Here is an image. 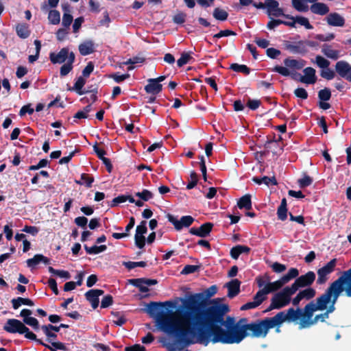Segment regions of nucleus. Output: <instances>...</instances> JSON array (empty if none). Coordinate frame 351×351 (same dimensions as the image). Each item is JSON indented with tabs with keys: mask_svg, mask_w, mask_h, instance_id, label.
I'll list each match as a JSON object with an SVG mask.
<instances>
[{
	"mask_svg": "<svg viewBox=\"0 0 351 351\" xmlns=\"http://www.w3.org/2000/svg\"><path fill=\"white\" fill-rule=\"evenodd\" d=\"M230 308H141L154 319L158 328L173 335L179 350L194 343L193 337L199 331V341L206 337L203 331L225 324L224 316Z\"/></svg>",
	"mask_w": 351,
	"mask_h": 351,
	"instance_id": "f257e3e1",
	"label": "nucleus"
},
{
	"mask_svg": "<svg viewBox=\"0 0 351 351\" xmlns=\"http://www.w3.org/2000/svg\"><path fill=\"white\" fill-rule=\"evenodd\" d=\"M190 288L184 287V297H177L173 300L165 302H141L140 306L143 307H229L224 303L226 298H212L217 294L219 287L217 285L204 289L199 293H193L189 291Z\"/></svg>",
	"mask_w": 351,
	"mask_h": 351,
	"instance_id": "f03ea898",
	"label": "nucleus"
},
{
	"mask_svg": "<svg viewBox=\"0 0 351 351\" xmlns=\"http://www.w3.org/2000/svg\"><path fill=\"white\" fill-rule=\"evenodd\" d=\"M343 291L346 296L351 298V278L346 271L330 285L316 302L313 300L304 307H334Z\"/></svg>",
	"mask_w": 351,
	"mask_h": 351,
	"instance_id": "7ed1b4c3",
	"label": "nucleus"
},
{
	"mask_svg": "<svg viewBox=\"0 0 351 351\" xmlns=\"http://www.w3.org/2000/svg\"><path fill=\"white\" fill-rule=\"evenodd\" d=\"M335 308H288L290 323L298 326L300 330L308 328L324 322Z\"/></svg>",
	"mask_w": 351,
	"mask_h": 351,
	"instance_id": "20e7f679",
	"label": "nucleus"
},
{
	"mask_svg": "<svg viewBox=\"0 0 351 351\" xmlns=\"http://www.w3.org/2000/svg\"><path fill=\"white\" fill-rule=\"evenodd\" d=\"M284 322L290 323L288 310L278 312L274 317L258 319L245 325L248 337L265 338L271 328H276V331L279 332L280 327Z\"/></svg>",
	"mask_w": 351,
	"mask_h": 351,
	"instance_id": "39448f33",
	"label": "nucleus"
},
{
	"mask_svg": "<svg viewBox=\"0 0 351 351\" xmlns=\"http://www.w3.org/2000/svg\"><path fill=\"white\" fill-rule=\"evenodd\" d=\"M295 293L291 286H286L279 291L274 293L271 299L270 305L268 307H285L290 303L293 306L298 307L300 302L305 300H311L315 297L316 291L313 288H306L299 291V293L292 298Z\"/></svg>",
	"mask_w": 351,
	"mask_h": 351,
	"instance_id": "423d86ee",
	"label": "nucleus"
},
{
	"mask_svg": "<svg viewBox=\"0 0 351 351\" xmlns=\"http://www.w3.org/2000/svg\"><path fill=\"white\" fill-rule=\"evenodd\" d=\"M286 282L281 277L274 282H269L263 288L259 289L253 298V301L243 304L241 307H258L267 299V295L270 293L277 292L281 290Z\"/></svg>",
	"mask_w": 351,
	"mask_h": 351,
	"instance_id": "0eeeda50",
	"label": "nucleus"
},
{
	"mask_svg": "<svg viewBox=\"0 0 351 351\" xmlns=\"http://www.w3.org/2000/svg\"><path fill=\"white\" fill-rule=\"evenodd\" d=\"M9 333L24 335L26 339L37 341L36 335L27 328L24 323L16 319H8L3 327Z\"/></svg>",
	"mask_w": 351,
	"mask_h": 351,
	"instance_id": "6e6552de",
	"label": "nucleus"
},
{
	"mask_svg": "<svg viewBox=\"0 0 351 351\" xmlns=\"http://www.w3.org/2000/svg\"><path fill=\"white\" fill-rule=\"evenodd\" d=\"M285 66H282L279 65L275 66L272 69V71L278 73L282 76L287 77L293 74L291 73L288 68L295 69H301L304 66L306 62L304 60H295L291 59L290 58H285L283 61Z\"/></svg>",
	"mask_w": 351,
	"mask_h": 351,
	"instance_id": "1a4fd4ad",
	"label": "nucleus"
},
{
	"mask_svg": "<svg viewBox=\"0 0 351 351\" xmlns=\"http://www.w3.org/2000/svg\"><path fill=\"white\" fill-rule=\"evenodd\" d=\"M240 322L228 329L229 344L239 343L245 337H248L249 334L247 332L245 325L241 324Z\"/></svg>",
	"mask_w": 351,
	"mask_h": 351,
	"instance_id": "9d476101",
	"label": "nucleus"
},
{
	"mask_svg": "<svg viewBox=\"0 0 351 351\" xmlns=\"http://www.w3.org/2000/svg\"><path fill=\"white\" fill-rule=\"evenodd\" d=\"M315 274L309 271L304 275L298 277L294 282L291 285L292 289L296 293L300 288L307 287L311 288L310 286L313 283L315 280Z\"/></svg>",
	"mask_w": 351,
	"mask_h": 351,
	"instance_id": "9b49d317",
	"label": "nucleus"
},
{
	"mask_svg": "<svg viewBox=\"0 0 351 351\" xmlns=\"http://www.w3.org/2000/svg\"><path fill=\"white\" fill-rule=\"evenodd\" d=\"M337 265V259L330 260L326 265L317 270V284L323 285L326 282L328 278V276L335 271Z\"/></svg>",
	"mask_w": 351,
	"mask_h": 351,
	"instance_id": "f8f14e48",
	"label": "nucleus"
},
{
	"mask_svg": "<svg viewBox=\"0 0 351 351\" xmlns=\"http://www.w3.org/2000/svg\"><path fill=\"white\" fill-rule=\"evenodd\" d=\"M304 76L301 75L300 73H294L291 75V77L295 80H298L302 83L308 84H313L317 81V76L315 75V70L312 67H306L303 71Z\"/></svg>",
	"mask_w": 351,
	"mask_h": 351,
	"instance_id": "ddd939ff",
	"label": "nucleus"
},
{
	"mask_svg": "<svg viewBox=\"0 0 351 351\" xmlns=\"http://www.w3.org/2000/svg\"><path fill=\"white\" fill-rule=\"evenodd\" d=\"M168 221L171 223L176 230H181L183 228L189 227L194 221V218L190 215L182 216L180 220L177 219L173 215H167Z\"/></svg>",
	"mask_w": 351,
	"mask_h": 351,
	"instance_id": "4468645a",
	"label": "nucleus"
},
{
	"mask_svg": "<svg viewBox=\"0 0 351 351\" xmlns=\"http://www.w3.org/2000/svg\"><path fill=\"white\" fill-rule=\"evenodd\" d=\"M210 335H213V343H222L229 344L228 332L221 327V326L215 327L209 330Z\"/></svg>",
	"mask_w": 351,
	"mask_h": 351,
	"instance_id": "2eb2a0df",
	"label": "nucleus"
},
{
	"mask_svg": "<svg viewBox=\"0 0 351 351\" xmlns=\"http://www.w3.org/2000/svg\"><path fill=\"white\" fill-rule=\"evenodd\" d=\"M284 48L292 53L305 55L308 53V49L305 47L304 40H299L296 43H291L288 40L284 41Z\"/></svg>",
	"mask_w": 351,
	"mask_h": 351,
	"instance_id": "dca6fc26",
	"label": "nucleus"
},
{
	"mask_svg": "<svg viewBox=\"0 0 351 351\" xmlns=\"http://www.w3.org/2000/svg\"><path fill=\"white\" fill-rule=\"evenodd\" d=\"M33 312L29 308H23L20 313V316L23 317V323L31 326L36 331L40 329V325L38 319L32 317Z\"/></svg>",
	"mask_w": 351,
	"mask_h": 351,
	"instance_id": "f3484780",
	"label": "nucleus"
},
{
	"mask_svg": "<svg viewBox=\"0 0 351 351\" xmlns=\"http://www.w3.org/2000/svg\"><path fill=\"white\" fill-rule=\"evenodd\" d=\"M335 71L341 77L351 82V65L344 60L338 61L335 64Z\"/></svg>",
	"mask_w": 351,
	"mask_h": 351,
	"instance_id": "a211bd4d",
	"label": "nucleus"
},
{
	"mask_svg": "<svg viewBox=\"0 0 351 351\" xmlns=\"http://www.w3.org/2000/svg\"><path fill=\"white\" fill-rule=\"evenodd\" d=\"M213 228V223L206 222L200 226L199 228L193 227L189 229V233L199 237H206L211 232Z\"/></svg>",
	"mask_w": 351,
	"mask_h": 351,
	"instance_id": "6ab92c4d",
	"label": "nucleus"
},
{
	"mask_svg": "<svg viewBox=\"0 0 351 351\" xmlns=\"http://www.w3.org/2000/svg\"><path fill=\"white\" fill-rule=\"evenodd\" d=\"M104 293L101 289H90L85 293L86 299L90 303L92 307H99V296Z\"/></svg>",
	"mask_w": 351,
	"mask_h": 351,
	"instance_id": "aec40b11",
	"label": "nucleus"
},
{
	"mask_svg": "<svg viewBox=\"0 0 351 351\" xmlns=\"http://www.w3.org/2000/svg\"><path fill=\"white\" fill-rule=\"evenodd\" d=\"M68 55L69 48L64 47L58 53L54 52L50 53L49 59L53 64H62L66 60Z\"/></svg>",
	"mask_w": 351,
	"mask_h": 351,
	"instance_id": "412c9836",
	"label": "nucleus"
},
{
	"mask_svg": "<svg viewBox=\"0 0 351 351\" xmlns=\"http://www.w3.org/2000/svg\"><path fill=\"white\" fill-rule=\"evenodd\" d=\"M326 21L330 26L343 27L345 25V19L339 13L332 12L326 17Z\"/></svg>",
	"mask_w": 351,
	"mask_h": 351,
	"instance_id": "4be33fe9",
	"label": "nucleus"
},
{
	"mask_svg": "<svg viewBox=\"0 0 351 351\" xmlns=\"http://www.w3.org/2000/svg\"><path fill=\"white\" fill-rule=\"evenodd\" d=\"M147 82V84L145 86V90L147 93L156 95L162 91V85L158 83L153 78L148 79Z\"/></svg>",
	"mask_w": 351,
	"mask_h": 351,
	"instance_id": "5701e85b",
	"label": "nucleus"
},
{
	"mask_svg": "<svg viewBox=\"0 0 351 351\" xmlns=\"http://www.w3.org/2000/svg\"><path fill=\"white\" fill-rule=\"evenodd\" d=\"M241 282L238 279H233L225 285L228 289V297L232 298L240 292Z\"/></svg>",
	"mask_w": 351,
	"mask_h": 351,
	"instance_id": "b1692460",
	"label": "nucleus"
},
{
	"mask_svg": "<svg viewBox=\"0 0 351 351\" xmlns=\"http://www.w3.org/2000/svg\"><path fill=\"white\" fill-rule=\"evenodd\" d=\"M321 51L326 57L333 60H336L340 57V51L337 49H333L332 45L327 43H324L322 45Z\"/></svg>",
	"mask_w": 351,
	"mask_h": 351,
	"instance_id": "393cba45",
	"label": "nucleus"
},
{
	"mask_svg": "<svg viewBox=\"0 0 351 351\" xmlns=\"http://www.w3.org/2000/svg\"><path fill=\"white\" fill-rule=\"evenodd\" d=\"M78 49L82 56L91 54L95 51L94 43L90 40H86L80 44Z\"/></svg>",
	"mask_w": 351,
	"mask_h": 351,
	"instance_id": "a878e982",
	"label": "nucleus"
},
{
	"mask_svg": "<svg viewBox=\"0 0 351 351\" xmlns=\"http://www.w3.org/2000/svg\"><path fill=\"white\" fill-rule=\"evenodd\" d=\"M312 13L319 15H325L329 12V8L324 3L315 2L311 7Z\"/></svg>",
	"mask_w": 351,
	"mask_h": 351,
	"instance_id": "bb28decb",
	"label": "nucleus"
},
{
	"mask_svg": "<svg viewBox=\"0 0 351 351\" xmlns=\"http://www.w3.org/2000/svg\"><path fill=\"white\" fill-rule=\"evenodd\" d=\"M40 345L45 346L46 348L49 349L51 351H57V350H67V348L64 343L60 341H51L50 343L51 346L45 343L41 339L37 338V341H35Z\"/></svg>",
	"mask_w": 351,
	"mask_h": 351,
	"instance_id": "cd10ccee",
	"label": "nucleus"
},
{
	"mask_svg": "<svg viewBox=\"0 0 351 351\" xmlns=\"http://www.w3.org/2000/svg\"><path fill=\"white\" fill-rule=\"evenodd\" d=\"M317 0H292V6L298 12H306L308 10L309 7L306 3H313Z\"/></svg>",
	"mask_w": 351,
	"mask_h": 351,
	"instance_id": "c85d7f7f",
	"label": "nucleus"
},
{
	"mask_svg": "<svg viewBox=\"0 0 351 351\" xmlns=\"http://www.w3.org/2000/svg\"><path fill=\"white\" fill-rule=\"evenodd\" d=\"M16 32L17 36L22 39L28 38L31 34L29 25L24 23H18L16 25Z\"/></svg>",
	"mask_w": 351,
	"mask_h": 351,
	"instance_id": "c756f323",
	"label": "nucleus"
},
{
	"mask_svg": "<svg viewBox=\"0 0 351 351\" xmlns=\"http://www.w3.org/2000/svg\"><path fill=\"white\" fill-rule=\"evenodd\" d=\"M85 84L86 80L84 79V77L83 76H80L77 79L73 86L69 87L68 90L70 91H75L79 95H82L85 94V92H83L84 90L83 87L85 85Z\"/></svg>",
	"mask_w": 351,
	"mask_h": 351,
	"instance_id": "7c9ffc66",
	"label": "nucleus"
},
{
	"mask_svg": "<svg viewBox=\"0 0 351 351\" xmlns=\"http://www.w3.org/2000/svg\"><path fill=\"white\" fill-rule=\"evenodd\" d=\"M237 206L240 209L249 210L252 209V200L250 194H245L242 196L237 202Z\"/></svg>",
	"mask_w": 351,
	"mask_h": 351,
	"instance_id": "2f4dec72",
	"label": "nucleus"
},
{
	"mask_svg": "<svg viewBox=\"0 0 351 351\" xmlns=\"http://www.w3.org/2000/svg\"><path fill=\"white\" fill-rule=\"evenodd\" d=\"M111 315L113 317L112 321L116 326H121L127 322V319L123 312L112 311H111Z\"/></svg>",
	"mask_w": 351,
	"mask_h": 351,
	"instance_id": "473e14b6",
	"label": "nucleus"
},
{
	"mask_svg": "<svg viewBox=\"0 0 351 351\" xmlns=\"http://www.w3.org/2000/svg\"><path fill=\"white\" fill-rule=\"evenodd\" d=\"M129 284L138 288L139 291L142 293H146L149 291L148 287L144 283L143 278H132L128 280Z\"/></svg>",
	"mask_w": 351,
	"mask_h": 351,
	"instance_id": "72a5a7b5",
	"label": "nucleus"
},
{
	"mask_svg": "<svg viewBox=\"0 0 351 351\" xmlns=\"http://www.w3.org/2000/svg\"><path fill=\"white\" fill-rule=\"evenodd\" d=\"M86 252L88 254H97L106 250L107 246L106 245H93L88 247L87 245H84Z\"/></svg>",
	"mask_w": 351,
	"mask_h": 351,
	"instance_id": "f704fd0d",
	"label": "nucleus"
},
{
	"mask_svg": "<svg viewBox=\"0 0 351 351\" xmlns=\"http://www.w3.org/2000/svg\"><path fill=\"white\" fill-rule=\"evenodd\" d=\"M12 307H20L21 305L34 306V302L29 298L18 297L12 300Z\"/></svg>",
	"mask_w": 351,
	"mask_h": 351,
	"instance_id": "c9c22d12",
	"label": "nucleus"
},
{
	"mask_svg": "<svg viewBox=\"0 0 351 351\" xmlns=\"http://www.w3.org/2000/svg\"><path fill=\"white\" fill-rule=\"evenodd\" d=\"M193 62H194V58L191 56L190 53L184 52L177 60V64L178 67H182L184 64L192 63Z\"/></svg>",
	"mask_w": 351,
	"mask_h": 351,
	"instance_id": "e433bc0d",
	"label": "nucleus"
},
{
	"mask_svg": "<svg viewBox=\"0 0 351 351\" xmlns=\"http://www.w3.org/2000/svg\"><path fill=\"white\" fill-rule=\"evenodd\" d=\"M213 16L215 19L218 21H224L227 20L228 17V13L223 9L216 8L213 10Z\"/></svg>",
	"mask_w": 351,
	"mask_h": 351,
	"instance_id": "4c0bfd02",
	"label": "nucleus"
},
{
	"mask_svg": "<svg viewBox=\"0 0 351 351\" xmlns=\"http://www.w3.org/2000/svg\"><path fill=\"white\" fill-rule=\"evenodd\" d=\"M48 20L52 25H58L60 22V13L57 10H51L49 12Z\"/></svg>",
	"mask_w": 351,
	"mask_h": 351,
	"instance_id": "58836bf2",
	"label": "nucleus"
},
{
	"mask_svg": "<svg viewBox=\"0 0 351 351\" xmlns=\"http://www.w3.org/2000/svg\"><path fill=\"white\" fill-rule=\"evenodd\" d=\"M230 69L237 72L243 73L245 75H249L250 73V69L245 64H239L237 63H232L230 66Z\"/></svg>",
	"mask_w": 351,
	"mask_h": 351,
	"instance_id": "ea45409f",
	"label": "nucleus"
},
{
	"mask_svg": "<svg viewBox=\"0 0 351 351\" xmlns=\"http://www.w3.org/2000/svg\"><path fill=\"white\" fill-rule=\"evenodd\" d=\"M299 275V271L296 268H291L288 273L284 276H282V279L285 280V282L288 283L290 282L292 279L295 278Z\"/></svg>",
	"mask_w": 351,
	"mask_h": 351,
	"instance_id": "a19ab883",
	"label": "nucleus"
},
{
	"mask_svg": "<svg viewBox=\"0 0 351 351\" xmlns=\"http://www.w3.org/2000/svg\"><path fill=\"white\" fill-rule=\"evenodd\" d=\"M313 180L309 176L304 174V177L298 180V184L301 189L306 188L312 184Z\"/></svg>",
	"mask_w": 351,
	"mask_h": 351,
	"instance_id": "79ce46f5",
	"label": "nucleus"
},
{
	"mask_svg": "<svg viewBox=\"0 0 351 351\" xmlns=\"http://www.w3.org/2000/svg\"><path fill=\"white\" fill-rule=\"evenodd\" d=\"M316 64L318 67L325 69L326 68H328L330 64V61L324 58L322 56L317 55L315 57V62Z\"/></svg>",
	"mask_w": 351,
	"mask_h": 351,
	"instance_id": "37998d69",
	"label": "nucleus"
},
{
	"mask_svg": "<svg viewBox=\"0 0 351 351\" xmlns=\"http://www.w3.org/2000/svg\"><path fill=\"white\" fill-rule=\"evenodd\" d=\"M295 21L296 23H298L300 25L304 26L306 29H313V26L309 23L308 19L304 16H296Z\"/></svg>",
	"mask_w": 351,
	"mask_h": 351,
	"instance_id": "c03bdc74",
	"label": "nucleus"
},
{
	"mask_svg": "<svg viewBox=\"0 0 351 351\" xmlns=\"http://www.w3.org/2000/svg\"><path fill=\"white\" fill-rule=\"evenodd\" d=\"M199 269H200V265H186L184 267V268L181 271V274L188 275V274H193L196 271H198L199 270Z\"/></svg>",
	"mask_w": 351,
	"mask_h": 351,
	"instance_id": "a18cd8bd",
	"label": "nucleus"
},
{
	"mask_svg": "<svg viewBox=\"0 0 351 351\" xmlns=\"http://www.w3.org/2000/svg\"><path fill=\"white\" fill-rule=\"evenodd\" d=\"M335 38V35L334 33H328L326 35L318 34L314 36V38L317 40L321 42H329L333 40Z\"/></svg>",
	"mask_w": 351,
	"mask_h": 351,
	"instance_id": "49530a36",
	"label": "nucleus"
},
{
	"mask_svg": "<svg viewBox=\"0 0 351 351\" xmlns=\"http://www.w3.org/2000/svg\"><path fill=\"white\" fill-rule=\"evenodd\" d=\"M319 101H328L331 98V91L328 88H324L318 92Z\"/></svg>",
	"mask_w": 351,
	"mask_h": 351,
	"instance_id": "de8ad7c7",
	"label": "nucleus"
},
{
	"mask_svg": "<svg viewBox=\"0 0 351 351\" xmlns=\"http://www.w3.org/2000/svg\"><path fill=\"white\" fill-rule=\"evenodd\" d=\"M123 265H124L128 269L130 270L136 267H145L147 266V263L145 261H139V262L128 261V262H123Z\"/></svg>",
	"mask_w": 351,
	"mask_h": 351,
	"instance_id": "09e8293b",
	"label": "nucleus"
},
{
	"mask_svg": "<svg viewBox=\"0 0 351 351\" xmlns=\"http://www.w3.org/2000/svg\"><path fill=\"white\" fill-rule=\"evenodd\" d=\"M135 195L145 202L153 198V193L147 189H143L141 192H137L135 193Z\"/></svg>",
	"mask_w": 351,
	"mask_h": 351,
	"instance_id": "8fccbe9b",
	"label": "nucleus"
},
{
	"mask_svg": "<svg viewBox=\"0 0 351 351\" xmlns=\"http://www.w3.org/2000/svg\"><path fill=\"white\" fill-rule=\"evenodd\" d=\"M27 267L34 268L38 264L41 263V254H37L34 256L33 258H29L26 261Z\"/></svg>",
	"mask_w": 351,
	"mask_h": 351,
	"instance_id": "3c124183",
	"label": "nucleus"
},
{
	"mask_svg": "<svg viewBox=\"0 0 351 351\" xmlns=\"http://www.w3.org/2000/svg\"><path fill=\"white\" fill-rule=\"evenodd\" d=\"M190 177L191 180L186 185V189L188 190L193 189L197 185L198 182V176L194 171L191 172Z\"/></svg>",
	"mask_w": 351,
	"mask_h": 351,
	"instance_id": "603ef678",
	"label": "nucleus"
},
{
	"mask_svg": "<svg viewBox=\"0 0 351 351\" xmlns=\"http://www.w3.org/2000/svg\"><path fill=\"white\" fill-rule=\"evenodd\" d=\"M320 75L322 77L327 80H332L335 76V73L334 71L331 70L330 69L326 68L325 69H323Z\"/></svg>",
	"mask_w": 351,
	"mask_h": 351,
	"instance_id": "864d4df0",
	"label": "nucleus"
},
{
	"mask_svg": "<svg viewBox=\"0 0 351 351\" xmlns=\"http://www.w3.org/2000/svg\"><path fill=\"white\" fill-rule=\"evenodd\" d=\"M73 66L68 62L64 63L60 69V75L61 77L67 75L72 70Z\"/></svg>",
	"mask_w": 351,
	"mask_h": 351,
	"instance_id": "5fc2aeb1",
	"label": "nucleus"
},
{
	"mask_svg": "<svg viewBox=\"0 0 351 351\" xmlns=\"http://www.w3.org/2000/svg\"><path fill=\"white\" fill-rule=\"evenodd\" d=\"M73 20V16L70 13L64 12L62 16V25L67 29H69Z\"/></svg>",
	"mask_w": 351,
	"mask_h": 351,
	"instance_id": "6e6d98bb",
	"label": "nucleus"
},
{
	"mask_svg": "<svg viewBox=\"0 0 351 351\" xmlns=\"http://www.w3.org/2000/svg\"><path fill=\"white\" fill-rule=\"evenodd\" d=\"M127 201L126 195H121L117 197H114L109 204L108 206L111 208L117 206L118 204L121 203H123Z\"/></svg>",
	"mask_w": 351,
	"mask_h": 351,
	"instance_id": "4d7b16f0",
	"label": "nucleus"
},
{
	"mask_svg": "<svg viewBox=\"0 0 351 351\" xmlns=\"http://www.w3.org/2000/svg\"><path fill=\"white\" fill-rule=\"evenodd\" d=\"M145 241H146V239L144 235H138V234L134 235L135 245L139 249H142L145 247Z\"/></svg>",
	"mask_w": 351,
	"mask_h": 351,
	"instance_id": "13d9d810",
	"label": "nucleus"
},
{
	"mask_svg": "<svg viewBox=\"0 0 351 351\" xmlns=\"http://www.w3.org/2000/svg\"><path fill=\"white\" fill-rule=\"evenodd\" d=\"M110 77L113 79L117 83H121V82L127 80L130 77V74L125 73L119 75V73H115L110 75Z\"/></svg>",
	"mask_w": 351,
	"mask_h": 351,
	"instance_id": "bf43d9fd",
	"label": "nucleus"
},
{
	"mask_svg": "<svg viewBox=\"0 0 351 351\" xmlns=\"http://www.w3.org/2000/svg\"><path fill=\"white\" fill-rule=\"evenodd\" d=\"M147 232V221H142L139 225L136 226V234L138 235H144Z\"/></svg>",
	"mask_w": 351,
	"mask_h": 351,
	"instance_id": "052dcab7",
	"label": "nucleus"
},
{
	"mask_svg": "<svg viewBox=\"0 0 351 351\" xmlns=\"http://www.w3.org/2000/svg\"><path fill=\"white\" fill-rule=\"evenodd\" d=\"M261 105V101L259 99H249L246 104L247 107H248L252 110H256L260 107Z\"/></svg>",
	"mask_w": 351,
	"mask_h": 351,
	"instance_id": "680f3d73",
	"label": "nucleus"
},
{
	"mask_svg": "<svg viewBox=\"0 0 351 351\" xmlns=\"http://www.w3.org/2000/svg\"><path fill=\"white\" fill-rule=\"evenodd\" d=\"M186 14L184 12H178L173 17V21L176 24H182L186 21Z\"/></svg>",
	"mask_w": 351,
	"mask_h": 351,
	"instance_id": "e2e57ef3",
	"label": "nucleus"
},
{
	"mask_svg": "<svg viewBox=\"0 0 351 351\" xmlns=\"http://www.w3.org/2000/svg\"><path fill=\"white\" fill-rule=\"evenodd\" d=\"M81 180L83 181L84 184H85L88 188L91 187L94 182V178L85 173L81 174Z\"/></svg>",
	"mask_w": 351,
	"mask_h": 351,
	"instance_id": "0e129e2a",
	"label": "nucleus"
},
{
	"mask_svg": "<svg viewBox=\"0 0 351 351\" xmlns=\"http://www.w3.org/2000/svg\"><path fill=\"white\" fill-rule=\"evenodd\" d=\"M113 304V298L111 295L108 294L104 296L101 302L99 307H109Z\"/></svg>",
	"mask_w": 351,
	"mask_h": 351,
	"instance_id": "69168bd1",
	"label": "nucleus"
},
{
	"mask_svg": "<svg viewBox=\"0 0 351 351\" xmlns=\"http://www.w3.org/2000/svg\"><path fill=\"white\" fill-rule=\"evenodd\" d=\"M271 267L272 270L277 274L282 273V272L285 271L287 269V267L285 265L281 264L278 262L274 263L271 265Z\"/></svg>",
	"mask_w": 351,
	"mask_h": 351,
	"instance_id": "338daca9",
	"label": "nucleus"
},
{
	"mask_svg": "<svg viewBox=\"0 0 351 351\" xmlns=\"http://www.w3.org/2000/svg\"><path fill=\"white\" fill-rule=\"evenodd\" d=\"M294 95L302 99H306L308 98V93L304 88H297L294 90Z\"/></svg>",
	"mask_w": 351,
	"mask_h": 351,
	"instance_id": "774afa93",
	"label": "nucleus"
}]
</instances>
